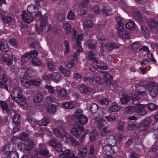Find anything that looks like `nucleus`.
<instances>
[{"mask_svg": "<svg viewBox=\"0 0 158 158\" xmlns=\"http://www.w3.org/2000/svg\"><path fill=\"white\" fill-rule=\"evenodd\" d=\"M10 95L12 99L16 103L22 106L27 104L26 100L23 95L22 91L20 88H14Z\"/></svg>", "mask_w": 158, "mask_h": 158, "instance_id": "1", "label": "nucleus"}, {"mask_svg": "<svg viewBox=\"0 0 158 158\" xmlns=\"http://www.w3.org/2000/svg\"><path fill=\"white\" fill-rule=\"evenodd\" d=\"M34 13L36 17L40 19V26L37 24L35 25V28L37 31L39 33H40L44 30V27L47 24L48 15V14H46L44 16H42L40 11L35 12Z\"/></svg>", "mask_w": 158, "mask_h": 158, "instance_id": "2", "label": "nucleus"}, {"mask_svg": "<svg viewBox=\"0 0 158 158\" xmlns=\"http://www.w3.org/2000/svg\"><path fill=\"white\" fill-rule=\"evenodd\" d=\"M34 143L32 140L28 139L24 143H19L18 144V148L20 151H30L33 148Z\"/></svg>", "mask_w": 158, "mask_h": 158, "instance_id": "3", "label": "nucleus"}, {"mask_svg": "<svg viewBox=\"0 0 158 158\" xmlns=\"http://www.w3.org/2000/svg\"><path fill=\"white\" fill-rule=\"evenodd\" d=\"M83 111L80 109H78L75 112L76 118H77L78 123L77 124L83 127L84 124H86L88 122L87 118L82 114Z\"/></svg>", "mask_w": 158, "mask_h": 158, "instance_id": "4", "label": "nucleus"}, {"mask_svg": "<svg viewBox=\"0 0 158 158\" xmlns=\"http://www.w3.org/2000/svg\"><path fill=\"white\" fill-rule=\"evenodd\" d=\"M146 21L150 28V31L153 34L154 37H158V31L155 26H158V20L157 22H156L154 19L150 18L148 19Z\"/></svg>", "mask_w": 158, "mask_h": 158, "instance_id": "5", "label": "nucleus"}, {"mask_svg": "<svg viewBox=\"0 0 158 158\" xmlns=\"http://www.w3.org/2000/svg\"><path fill=\"white\" fill-rule=\"evenodd\" d=\"M149 94L152 97H155L158 93V86L157 83L151 82L147 85Z\"/></svg>", "mask_w": 158, "mask_h": 158, "instance_id": "6", "label": "nucleus"}, {"mask_svg": "<svg viewBox=\"0 0 158 158\" xmlns=\"http://www.w3.org/2000/svg\"><path fill=\"white\" fill-rule=\"evenodd\" d=\"M21 83L23 87L27 88L32 85L39 86L40 84V81L29 80L22 77L21 78Z\"/></svg>", "mask_w": 158, "mask_h": 158, "instance_id": "7", "label": "nucleus"}, {"mask_svg": "<svg viewBox=\"0 0 158 158\" xmlns=\"http://www.w3.org/2000/svg\"><path fill=\"white\" fill-rule=\"evenodd\" d=\"M152 123V120L146 118L143 120L139 124L138 127L140 131H145L148 129Z\"/></svg>", "mask_w": 158, "mask_h": 158, "instance_id": "8", "label": "nucleus"}, {"mask_svg": "<svg viewBox=\"0 0 158 158\" xmlns=\"http://www.w3.org/2000/svg\"><path fill=\"white\" fill-rule=\"evenodd\" d=\"M84 131V128L82 126L76 124L75 127L71 130V133L77 138H79L81 134Z\"/></svg>", "mask_w": 158, "mask_h": 158, "instance_id": "9", "label": "nucleus"}, {"mask_svg": "<svg viewBox=\"0 0 158 158\" xmlns=\"http://www.w3.org/2000/svg\"><path fill=\"white\" fill-rule=\"evenodd\" d=\"M103 152L106 155L112 156L115 152L114 147L110 144H107L104 146L102 148Z\"/></svg>", "mask_w": 158, "mask_h": 158, "instance_id": "10", "label": "nucleus"}, {"mask_svg": "<svg viewBox=\"0 0 158 158\" xmlns=\"http://www.w3.org/2000/svg\"><path fill=\"white\" fill-rule=\"evenodd\" d=\"M22 18L23 20L27 23H30L33 19L32 13L26 11L23 12L22 14Z\"/></svg>", "mask_w": 158, "mask_h": 158, "instance_id": "11", "label": "nucleus"}, {"mask_svg": "<svg viewBox=\"0 0 158 158\" xmlns=\"http://www.w3.org/2000/svg\"><path fill=\"white\" fill-rule=\"evenodd\" d=\"M9 147L6 146V148L3 149L2 153L6 156L7 158H19L18 154L15 151H9L6 150V148Z\"/></svg>", "mask_w": 158, "mask_h": 158, "instance_id": "12", "label": "nucleus"}, {"mask_svg": "<svg viewBox=\"0 0 158 158\" xmlns=\"http://www.w3.org/2000/svg\"><path fill=\"white\" fill-rule=\"evenodd\" d=\"M49 145L54 148L58 152L62 151V147L60 143L55 139H52L49 141Z\"/></svg>", "mask_w": 158, "mask_h": 158, "instance_id": "13", "label": "nucleus"}, {"mask_svg": "<svg viewBox=\"0 0 158 158\" xmlns=\"http://www.w3.org/2000/svg\"><path fill=\"white\" fill-rule=\"evenodd\" d=\"M38 152L40 155L43 156H46L49 154V151L46 148L45 145L40 144Z\"/></svg>", "mask_w": 158, "mask_h": 158, "instance_id": "14", "label": "nucleus"}, {"mask_svg": "<svg viewBox=\"0 0 158 158\" xmlns=\"http://www.w3.org/2000/svg\"><path fill=\"white\" fill-rule=\"evenodd\" d=\"M135 112L139 115L141 116H144L147 114V111L145 109L143 105L136 107Z\"/></svg>", "mask_w": 158, "mask_h": 158, "instance_id": "15", "label": "nucleus"}, {"mask_svg": "<svg viewBox=\"0 0 158 158\" xmlns=\"http://www.w3.org/2000/svg\"><path fill=\"white\" fill-rule=\"evenodd\" d=\"M1 61L8 65H11L13 64V59L12 58L8 56L7 55L2 56L1 58Z\"/></svg>", "mask_w": 158, "mask_h": 158, "instance_id": "16", "label": "nucleus"}, {"mask_svg": "<svg viewBox=\"0 0 158 158\" xmlns=\"http://www.w3.org/2000/svg\"><path fill=\"white\" fill-rule=\"evenodd\" d=\"M117 35L118 37L123 39H128L130 37V34L125 30L117 32Z\"/></svg>", "mask_w": 158, "mask_h": 158, "instance_id": "17", "label": "nucleus"}, {"mask_svg": "<svg viewBox=\"0 0 158 158\" xmlns=\"http://www.w3.org/2000/svg\"><path fill=\"white\" fill-rule=\"evenodd\" d=\"M9 49V47L6 42L0 41V50L3 52H6Z\"/></svg>", "mask_w": 158, "mask_h": 158, "instance_id": "18", "label": "nucleus"}, {"mask_svg": "<svg viewBox=\"0 0 158 158\" xmlns=\"http://www.w3.org/2000/svg\"><path fill=\"white\" fill-rule=\"evenodd\" d=\"M130 98L126 94H123L122 97L120 98V102L122 105L127 104L130 101Z\"/></svg>", "mask_w": 158, "mask_h": 158, "instance_id": "19", "label": "nucleus"}, {"mask_svg": "<svg viewBox=\"0 0 158 158\" xmlns=\"http://www.w3.org/2000/svg\"><path fill=\"white\" fill-rule=\"evenodd\" d=\"M74 155V153L71 152L70 151L69 149H67L64 151H63V152L60 156H62L64 158H69L73 156Z\"/></svg>", "mask_w": 158, "mask_h": 158, "instance_id": "20", "label": "nucleus"}, {"mask_svg": "<svg viewBox=\"0 0 158 158\" xmlns=\"http://www.w3.org/2000/svg\"><path fill=\"white\" fill-rule=\"evenodd\" d=\"M141 31L144 37L146 38H148L150 36L149 30L144 25H142L141 26Z\"/></svg>", "mask_w": 158, "mask_h": 158, "instance_id": "21", "label": "nucleus"}, {"mask_svg": "<svg viewBox=\"0 0 158 158\" xmlns=\"http://www.w3.org/2000/svg\"><path fill=\"white\" fill-rule=\"evenodd\" d=\"M113 129H110L108 127H105L100 132L101 135L103 136H106L107 134L113 131Z\"/></svg>", "mask_w": 158, "mask_h": 158, "instance_id": "22", "label": "nucleus"}, {"mask_svg": "<svg viewBox=\"0 0 158 158\" xmlns=\"http://www.w3.org/2000/svg\"><path fill=\"white\" fill-rule=\"evenodd\" d=\"M50 123V120L47 118H43L37 123V124L40 126H46Z\"/></svg>", "mask_w": 158, "mask_h": 158, "instance_id": "23", "label": "nucleus"}, {"mask_svg": "<svg viewBox=\"0 0 158 158\" xmlns=\"http://www.w3.org/2000/svg\"><path fill=\"white\" fill-rule=\"evenodd\" d=\"M61 79L60 74L58 73H54L52 74V80L54 82L58 83L60 81Z\"/></svg>", "mask_w": 158, "mask_h": 158, "instance_id": "24", "label": "nucleus"}, {"mask_svg": "<svg viewBox=\"0 0 158 158\" xmlns=\"http://www.w3.org/2000/svg\"><path fill=\"white\" fill-rule=\"evenodd\" d=\"M104 77L106 79V81L107 85H110L113 84V77L110 75L106 72L104 76Z\"/></svg>", "mask_w": 158, "mask_h": 158, "instance_id": "25", "label": "nucleus"}, {"mask_svg": "<svg viewBox=\"0 0 158 158\" xmlns=\"http://www.w3.org/2000/svg\"><path fill=\"white\" fill-rule=\"evenodd\" d=\"M31 58V55L29 53H26L21 57V62L24 64Z\"/></svg>", "mask_w": 158, "mask_h": 158, "instance_id": "26", "label": "nucleus"}, {"mask_svg": "<svg viewBox=\"0 0 158 158\" xmlns=\"http://www.w3.org/2000/svg\"><path fill=\"white\" fill-rule=\"evenodd\" d=\"M63 130L62 134H64V135L62 138H63V139L65 143H67L69 140H70V138H72V136L70 135L69 133L65 131L64 128H63Z\"/></svg>", "mask_w": 158, "mask_h": 158, "instance_id": "27", "label": "nucleus"}, {"mask_svg": "<svg viewBox=\"0 0 158 158\" xmlns=\"http://www.w3.org/2000/svg\"><path fill=\"white\" fill-rule=\"evenodd\" d=\"M83 24L84 29L91 28L93 26V21L89 20H86L84 21L83 22Z\"/></svg>", "mask_w": 158, "mask_h": 158, "instance_id": "28", "label": "nucleus"}, {"mask_svg": "<svg viewBox=\"0 0 158 158\" xmlns=\"http://www.w3.org/2000/svg\"><path fill=\"white\" fill-rule=\"evenodd\" d=\"M78 89L81 93L83 94L87 93L91 90L90 87H87L84 85H80L78 87Z\"/></svg>", "mask_w": 158, "mask_h": 158, "instance_id": "29", "label": "nucleus"}, {"mask_svg": "<svg viewBox=\"0 0 158 158\" xmlns=\"http://www.w3.org/2000/svg\"><path fill=\"white\" fill-rule=\"evenodd\" d=\"M135 88L136 90L140 93H144L146 90L145 86L141 83L137 84L136 85Z\"/></svg>", "mask_w": 158, "mask_h": 158, "instance_id": "30", "label": "nucleus"}, {"mask_svg": "<svg viewBox=\"0 0 158 158\" xmlns=\"http://www.w3.org/2000/svg\"><path fill=\"white\" fill-rule=\"evenodd\" d=\"M63 26L66 33L67 35L69 34L71 31V27L69 23L67 22L64 23Z\"/></svg>", "mask_w": 158, "mask_h": 158, "instance_id": "31", "label": "nucleus"}, {"mask_svg": "<svg viewBox=\"0 0 158 158\" xmlns=\"http://www.w3.org/2000/svg\"><path fill=\"white\" fill-rule=\"evenodd\" d=\"M105 47L109 51L119 48L118 45L115 43H109L106 44Z\"/></svg>", "mask_w": 158, "mask_h": 158, "instance_id": "32", "label": "nucleus"}, {"mask_svg": "<svg viewBox=\"0 0 158 158\" xmlns=\"http://www.w3.org/2000/svg\"><path fill=\"white\" fill-rule=\"evenodd\" d=\"M106 140L107 141V142L109 143V144L111 145H113V146H114L117 142V140L114 137L111 135H110L108 137Z\"/></svg>", "mask_w": 158, "mask_h": 158, "instance_id": "33", "label": "nucleus"}, {"mask_svg": "<svg viewBox=\"0 0 158 158\" xmlns=\"http://www.w3.org/2000/svg\"><path fill=\"white\" fill-rule=\"evenodd\" d=\"M87 148L86 147L79 149L78 151L79 155L81 157H85L87 155Z\"/></svg>", "mask_w": 158, "mask_h": 158, "instance_id": "34", "label": "nucleus"}, {"mask_svg": "<svg viewBox=\"0 0 158 158\" xmlns=\"http://www.w3.org/2000/svg\"><path fill=\"white\" fill-rule=\"evenodd\" d=\"M63 128L62 127L60 128V130L57 128H55L54 129L53 131L55 135L57 137L62 138L64 135V134H62Z\"/></svg>", "mask_w": 158, "mask_h": 158, "instance_id": "35", "label": "nucleus"}, {"mask_svg": "<svg viewBox=\"0 0 158 158\" xmlns=\"http://www.w3.org/2000/svg\"><path fill=\"white\" fill-rule=\"evenodd\" d=\"M43 98V95L42 93L40 92H38L34 98V102L35 103H38L42 100Z\"/></svg>", "mask_w": 158, "mask_h": 158, "instance_id": "36", "label": "nucleus"}, {"mask_svg": "<svg viewBox=\"0 0 158 158\" xmlns=\"http://www.w3.org/2000/svg\"><path fill=\"white\" fill-rule=\"evenodd\" d=\"M62 106L66 109H72L74 107V104L71 102H65L62 104Z\"/></svg>", "mask_w": 158, "mask_h": 158, "instance_id": "37", "label": "nucleus"}, {"mask_svg": "<svg viewBox=\"0 0 158 158\" xmlns=\"http://www.w3.org/2000/svg\"><path fill=\"white\" fill-rule=\"evenodd\" d=\"M87 58L89 60H91L92 62H94L96 63H98V61L97 59L94 55V54L92 51H89L88 53Z\"/></svg>", "mask_w": 158, "mask_h": 158, "instance_id": "38", "label": "nucleus"}, {"mask_svg": "<svg viewBox=\"0 0 158 158\" xmlns=\"http://www.w3.org/2000/svg\"><path fill=\"white\" fill-rule=\"evenodd\" d=\"M125 27L128 29L132 30L135 27V24L133 21L130 20L126 23Z\"/></svg>", "mask_w": 158, "mask_h": 158, "instance_id": "39", "label": "nucleus"}, {"mask_svg": "<svg viewBox=\"0 0 158 158\" xmlns=\"http://www.w3.org/2000/svg\"><path fill=\"white\" fill-rule=\"evenodd\" d=\"M111 11V9L108 6H103L101 10L102 12L105 16L110 15Z\"/></svg>", "mask_w": 158, "mask_h": 158, "instance_id": "40", "label": "nucleus"}, {"mask_svg": "<svg viewBox=\"0 0 158 158\" xmlns=\"http://www.w3.org/2000/svg\"><path fill=\"white\" fill-rule=\"evenodd\" d=\"M65 66L68 68H72L74 65V60L73 59H70L67 60L64 62Z\"/></svg>", "mask_w": 158, "mask_h": 158, "instance_id": "41", "label": "nucleus"}, {"mask_svg": "<svg viewBox=\"0 0 158 158\" xmlns=\"http://www.w3.org/2000/svg\"><path fill=\"white\" fill-rule=\"evenodd\" d=\"M120 110V107L117 104H115L112 105L109 109L108 111L109 112H117Z\"/></svg>", "mask_w": 158, "mask_h": 158, "instance_id": "42", "label": "nucleus"}, {"mask_svg": "<svg viewBox=\"0 0 158 158\" xmlns=\"http://www.w3.org/2000/svg\"><path fill=\"white\" fill-rule=\"evenodd\" d=\"M59 69L60 72L64 76L67 77L69 76L70 73V70L65 69L62 66L60 67Z\"/></svg>", "mask_w": 158, "mask_h": 158, "instance_id": "43", "label": "nucleus"}, {"mask_svg": "<svg viewBox=\"0 0 158 158\" xmlns=\"http://www.w3.org/2000/svg\"><path fill=\"white\" fill-rule=\"evenodd\" d=\"M98 109V105L95 103L91 104L89 106L90 111L93 113H95Z\"/></svg>", "mask_w": 158, "mask_h": 158, "instance_id": "44", "label": "nucleus"}, {"mask_svg": "<svg viewBox=\"0 0 158 158\" xmlns=\"http://www.w3.org/2000/svg\"><path fill=\"white\" fill-rule=\"evenodd\" d=\"M59 95L60 97H66L67 96V90L64 89H62L57 90Z\"/></svg>", "mask_w": 158, "mask_h": 158, "instance_id": "45", "label": "nucleus"}, {"mask_svg": "<svg viewBox=\"0 0 158 158\" xmlns=\"http://www.w3.org/2000/svg\"><path fill=\"white\" fill-rule=\"evenodd\" d=\"M117 129L120 131H123L124 130V123L122 121L119 120L117 122Z\"/></svg>", "mask_w": 158, "mask_h": 158, "instance_id": "46", "label": "nucleus"}, {"mask_svg": "<svg viewBox=\"0 0 158 158\" xmlns=\"http://www.w3.org/2000/svg\"><path fill=\"white\" fill-rule=\"evenodd\" d=\"M56 111L55 106L53 104H50L48 106L47 111L50 114H52Z\"/></svg>", "mask_w": 158, "mask_h": 158, "instance_id": "47", "label": "nucleus"}, {"mask_svg": "<svg viewBox=\"0 0 158 158\" xmlns=\"http://www.w3.org/2000/svg\"><path fill=\"white\" fill-rule=\"evenodd\" d=\"M0 105L2 107L3 112L4 113L7 112L8 109V105L4 102H1Z\"/></svg>", "mask_w": 158, "mask_h": 158, "instance_id": "48", "label": "nucleus"}, {"mask_svg": "<svg viewBox=\"0 0 158 158\" xmlns=\"http://www.w3.org/2000/svg\"><path fill=\"white\" fill-rule=\"evenodd\" d=\"M136 107L129 106L126 107L125 109V111L128 114L131 113L134 111H135Z\"/></svg>", "mask_w": 158, "mask_h": 158, "instance_id": "49", "label": "nucleus"}, {"mask_svg": "<svg viewBox=\"0 0 158 158\" xmlns=\"http://www.w3.org/2000/svg\"><path fill=\"white\" fill-rule=\"evenodd\" d=\"M13 122L16 124H19L21 122L20 119V115L17 114H14L12 118Z\"/></svg>", "mask_w": 158, "mask_h": 158, "instance_id": "50", "label": "nucleus"}, {"mask_svg": "<svg viewBox=\"0 0 158 158\" xmlns=\"http://www.w3.org/2000/svg\"><path fill=\"white\" fill-rule=\"evenodd\" d=\"M134 17L138 21L143 22L144 19L143 16L139 13H135L134 15Z\"/></svg>", "mask_w": 158, "mask_h": 158, "instance_id": "51", "label": "nucleus"}, {"mask_svg": "<svg viewBox=\"0 0 158 158\" xmlns=\"http://www.w3.org/2000/svg\"><path fill=\"white\" fill-rule=\"evenodd\" d=\"M2 20L4 23H10L12 20V18L11 16L9 15H4V17H2Z\"/></svg>", "mask_w": 158, "mask_h": 158, "instance_id": "52", "label": "nucleus"}, {"mask_svg": "<svg viewBox=\"0 0 158 158\" xmlns=\"http://www.w3.org/2000/svg\"><path fill=\"white\" fill-rule=\"evenodd\" d=\"M147 107L148 109L151 111L155 110L158 108L157 105L152 103H148L147 104Z\"/></svg>", "mask_w": 158, "mask_h": 158, "instance_id": "53", "label": "nucleus"}, {"mask_svg": "<svg viewBox=\"0 0 158 158\" xmlns=\"http://www.w3.org/2000/svg\"><path fill=\"white\" fill-rule=\"evenodd\" d=\"M28 134L24 132H22L20 134L19 139L23 140H27L28 138Z\"/></svg>", "mask_w": 158, "mask_h": 158, "instance_id": "54", "label": "nucleus"}, {"mask_svg": "<svg viewBox=\"0 0 158 158\" xmlns=\"http://www.w3.org/2000/svg\"><path fill=\"white\" fill-rule=\"evenodd\" d=\"M32 62L36 66L40 65L41 63L40 60L36 57H33L32 59Z\"/></svg>", "mask_w": 158, "mask_h": 158, "instance_id": "55", "label": "nucleus"}, {"mask_svg": "<svg viewBox=\"0 0 158 158\" xmlns=\"http://www.w3.org/2000/svg\"><path fill=\"white\" fill-rule=\"evenodd\" d=\"M81 42H77L74 45V47L77 52H81L83 49L81 45Z\"/></svg>", "mask_w": 158, "mask_h": 158, "instance_id": "56", "label": "nucleus"}, {"mask_svg": "<svg viewBox=\"0 0 158 158\" xmlns=\"http://www.w3.org/2000/svg\"><path fill=\"white\" fill-rule=\"evenodd\" d=\"M106 123V121L103 119H101L99 120L98 124V127L99 129H100Z\"/></svg>", "mask_w": 158, "mask_h": 158, "instance_id": "57", "label": "nucleus"}, {"mask_svg": "<svg viewBox=\"0 0 158 158\" xmlns=\"http://www.w3.org/2000/svg\"><path fill=\"white\" fill-rule=\"evenodd\" d=\"M9 42L11 45L15 47H16L18 45L17 40L15 38L10 39Z\"/></svg>", "mask_w": 158, "mask_h": 158, "instance_id": "58", "label": "nucleus"}, {"mask_svg": "<svg viewBox=\"0 0 158 158\" xmlns=\"http://www.w3.org/2000/svg\"><path fill=\"white\" fill-rule=\"evenodd\" d=\"M140 46L141 44L139 42H135L132 44L131 47L134 50H137Z\"/></svg>", "mask_w": 158, "mask_h": 158, "instance_id": "59", "label": "nucleus"}, {"mask_svg": "<svg viewBox=\"0 0 158 158\" xmlns=\"http://www.w3.org/2000/svg\"><path fill=\"white\" fill-rule=\"evenodd\" d=\"M65 18V14L62 12L59 13L57 15V20L59 21H63Z\"/></svg>", "mask_w": 158, "mask_h": 158, "instance_id": "60", "label": "nucleus"}, {"mask_svg": "<svg viewBox=\"0 0 158 158\" xmlns=\"http://www.w3.org/2000/svg\"><path fill=\"white\" fill-rule=\"evenodd\" d=\"M74 13L72 11H70L69 12L67 15V18L69 19L74 20L75 18Z\"/></svg>", "mask_w": 158, "mask_h": 158, "instance_id": "61", "label": "nucleus"}, {"mask_svg": "<svg viewBox=\"0 0 158 158\" xmlns=\"http://www.w3.org/2000/svg\"><path fill=\"white\" fill-rule=\"evenodd\" d=\"M47 66L49 70L50 71L54 70L55 69V65L52 62H47Z\"/></svg>", "mask_w": 158, "mask_h": 158, "instance_id": "62", "label": "nucleus"}, {"mask_svg": "<svg viewBox=\"0 0 158 158\" xmlns=\"http://www.w3.org/2000/svg\"><path fill=\"white\" fill-rule=\"evenodd\" d=\"M0 87L2 88H5L8 90V86L5 81L0 82Z\"/></svg>", "mask_w": 158, "mask_h": 158, "instance_id": "63", "label": "nucleus"}, {"mask_svg": "<svg viewBox=\"0 0 158 158\" xmlns=\"http://www.w3.org/2000/svg\"><path fill=\"white\" fill-rule=\"evenodd\" d=\"M73 78L75 80H77L82 78V77L81 74L78 73H75L73 75Z\"/></svg>", "mask_w": 158, "mask_h": 158, "instance_id": "64", "label": "nucleus"}]
</instances>
